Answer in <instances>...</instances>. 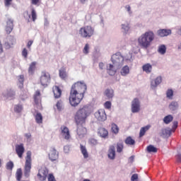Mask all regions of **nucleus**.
Here are the masks:
<instances>
[{
  "instance_id": "nucleus-64",
  "label": "nucleus",
  "mask_w": 181,
  "mask_h": 181,
  "mask_svg": "<svg viewBox=\"0 0 181 181\" xmlns=\"http://www.w3.org/2000/svg\"><path fill=\"white\" fill-rule=\"evenodd\" d=\"M178 49H181V45H180V46L178 47Z\"/></svg>"
},
{
  "instance_id": "nucleus-7",
  "label": "nucleus",
  "mask_w": 181,
  "mask_h": 181,
  "mask_svg": "<svg viewBox=\"0 0 181 181\" xmlns=\"http://www.w3.org/2000/svg\"><path fill=\"white\" fill-rule=\"evenodd\" d=\"M49 175V170L46 168H41L38 170V173L37 175V179L40 181H46V179H47V176Z\"/></svg>"
},
{
  "instance_id": "nucleus-9",
  "label": "nucleus",
  "mask_w": 181,
  "mask_h": 181,
  "mask_svg": "<svg viewBox=\"0 0 181 181\" xmlns=\"http://www.w3.org/2000/svg\"><path fill=\"white\" fill-rule=\"evenodd\" d=\"M141 111V103L139 99L134 98L132 102V112L135 114L136 112H139Z\"/></svg>"
},
{
  "instance_id": "nucleus-20",
  "label": "nucleus",
  "mask_w": 181,
  "mask_h": 181,
  "mask_svg": "<svg viewBox=\"0 0 181 181\" xmlns=\"http://www.w3.org/2000/svg\"><path fill=\"white\" fill-rule=\"evenodd\" d=\"M52 90L55 98H60L62 97V89L59 86H54Z\"/></svg>"
},
{
  "instance_id": "nucleus-37",
  "label": "nucleus",
  "mask_w": 181,
  "mask_h": 181,
  "mask_svg": "<svg viewBox=\"0 0 181 181\" xmlns=\"http://www.w3.org/2000/svg\"><path fill=\"white\" fill-rule=\"evenodd\" d=\"M117 152H118V153H121V152H122V151L124 150V143L122 142H119L117 144Z\"/></svg>"
},
{
  "instance_id": "nucleus-28",
  "label": "nucleus",
  "mask_w": 181,
  "mask_h": 181,
  "mask_svg": "<svg viewBox=\"0 0 181 181\" xmlns=\"http://www.w3.org/2000/svg\"><path fill=\"white\" fill-rule=\"evenodd\" d=\"M35 118L37 124H43V116L42 115V113L37 112L35 115Z\"/></svg>"
},
{
  "instance_id": "nucleus-57",
  "label": "nucleus",
  "mask_w": 181,
  "mask_h": 181,
  "mask_svg": "<svg viewBox=\"0 0 181 181\" xmlns=\"http://www.w3.org/2000/svg\"><path fill=\"white\" fill-rule=\"evenodd\" d=\"M177 162H181V154H177L176 156Z\"/></svg>"
},
{
  "instance_id": "nucleus-15",
  "label": "nucleus",
  "mask_w": 181,
  "mask_h": 181,
  "mask_svg": "<svg viewBox=\"0 0 181 181\" xmlns=\"http://www.w3.org/2000/svg\"><path fill=\"white\" fill-rule=\"evenodd\" d=\"M34 103L36 105H39V104H42V97L40 90H37L35 91L34 94Z\"/></svg>"
},
{
  "instance_id": "nucleus-25",
  "label": "nucleus",
  "mask_w": 181,
  "mask_h": 181,
  "mask_svg": "<svg viewBox=\"0 0 181 181\" xmlns=\"http://www.w3.org/2000/svg\"><path fill=\"white\" fill-rule=\"evenodd\" d=\"M150 129H151V125L149 124L146 127H141L139 132L140 138H142V136H144V135H145L146 132L149 131Z\"/></svg>"
},
{
  "instance_id": "nucleus-40",
  "label": "nucleus",
  "mask_w": 181,
  "mask_h": 181,
  "mask_svg": "<svg viewBox=\"0 0 181 181\" xmlns=\"http://www.w3.org/2000/svg\"><path fill=\"white\" fill-rule=\"evenodd\" d=\"M31 18L33 22H35L36 19H37V15L36 14V11H35L34 8H33L31 11Z\"/></svg>"
},
{
  "instance_id": "nucleus-19",
  "label": "nucleus",
  "mask_w": 181,
  "mask_h": 181,
  "mask_svg": "<svg viewBox=\"0 0 181 181\" xmlns=\"http://www.w3.org/2000/svg\"><path fill=\"white\" fill-rule=\"evenodd\" d=\"M98 134L101 138L108 137V130H107L105 128L100 127L98 129Z\"/></svg>"
},
{
  "instance_id": "nucleus-33",
  "label": "nucleus",
  "mask_w": 181,
  "mask_h": 181,
  "mask_svg": "<svg viewBox=\"0 0 181 181\" xmlns=\"http://www.w3.org/2000/svg\"><path fill=\"white\" fill-rule=\"evenodd\" d=\"M179 104L177 103V102L173 101L169 105V108L170 111H176V110H177Z\"/></svg>"
},
{
  "instance_id": "nucleus-41",
  "label": "nucleus",
  "mask_w": 181,
  "mask_h": 181,
  "mask_svg": "<svg viewBox=\"0 0 181 181\" xmlns=\"http://www.w3.org/2000/svg\"><path fill=\"white\" fill-rule=\"evenodd\" d=\"M6 168L7 170H12L13 169V162L9 161L6 163Z\"/></svg>"
},
{
  "instance_id": "nucleus-13",
  "label": "nucleus",
  "mask_w": 181,
  "mask_h": 181,
  "mask_svg": "<svg viewBox=\"0 0 181 181\" xmlns=\"http://www.w3.org/2000/svg\"><path fill=\"white\" fill-rule=\"evenodd\" d=\"M95 117L98 121H105L107 119V115L104 109H100L95 113Z\"/></svg>"
},
{
  "instance_id": "nucleus-10",
  "label": "nucleus",
  "mask_w": 181,
  "mask_h": 181,
  "mask_svg": "<svg viewBox=\"0 0 181 181\" xmlns=\"http://www.w3.org/2000/svg\"><path fill=\"white\" fill-rule=\"evenodd\" d=\"M49 159L52 162H56L57 159H59V152L56 148H51L49 150V153L48 154Z\"/></svg>"
},
{
  "instance_id": "nucleus-39",
  "label": "nucleus",
  "mask_w": 181,
  "mask_h": 181,
  "mask_svg": "<svg viewBox=\"0 0 181 181\" xmlns=\"http://www.w3.org/2000/svg\"><path fill=\"white\" fill-rule=\"evenodd\" d=\"M166 97H167V98H169V100H173V90H172V89L167 90Z\"/></svg>"
},
{
  "instance_id": "nucleus-55",
  "label": "nucleus",
  "mask_w": 181,
  "mask_h": 181,
  "mask_svg": "<svg viewBox=\"0 0 181 181\" xmlns=\"http://www.w3.org/2000/svg\"><path fill=\"white\" fill-rule=\"evenodd\" d=\"M40 1V0H31V3L33 5H37V4H39Z\"/></svg>"
},
{
  "instance_id": "nucleus-3",
  "label": "nucleus",
  "mask_w": 181,
  "mask_h": 181,
  "mask_svg": "<svg viewBox=\"0 0 181 181\" xmlns=\"http://www.w3.org/2000/svg\"><path fill=\"white\" fill-rule=\"evenodd\" d=\"M155 40V33L153 31H147L139 37L137 42L141 49H148Z\"/></svg>"
},
{
  "instance_id": "nucleus-54",
  "label": "nucleus",
  "mask_w": 181,
  "mask_h": 181,
  "mask_svg": "<svg viewBox=\"0 0 181 181\" xmlns=\"http://www.w3.org/2000/svg\"><path fill=\"white\" fill-rule=\"evenodd\" d=\"M23 95H21V98L25 100V98H28V91L23 92Z\"/></svg>"
},
{
  "instance_id": "nucleus-6",
  "label": "nucleus",
  "mask_w": 181,
  "mask_h": 181,
  "mask_svg": "<svg viewBox=\"0 0 181 181\" xmlns=\"http://www.w3.org/2000/svg\"><path fill=\"white\" fill-rule=\"evenodd\" d=\"M50 74L47 71H42L40 76L41 86H42L43 87H47V86H49V84L50 83Z\"/></svg>"
},
{
  "instance_id": "nucleus-14",
  "label": "nucleus",
  "mask_w": 181,
  "mask_h": 181,
  "mask_svg": "<svg viewBox=\"0 0 181 181\" xmlns=\"http://www.w3.org/2000/svg\"><path fill=\"white\" fill-rule=\"evenodd\" d=\"M6 23V32L8 35H9L13 30V20L11 18H8Z\"/></svg>"
},
{
  "instance_id": "nucleus-53",
  "label": "nucleus",
  "mask_w": 181,
  "mask_h": 181,
  "mask_svg": "<svg viewBox=\"0 0 181 181\" xmlns=\"http://www.w3.org/2000/svg\"><path fill=\"white\" fill-rule=\"evenodd\" d=\"M32 45H33V40H29L27 44V47L30 50V47H32Z\"/></svg>"
},
{
  "instance_id": "nucleus-1",
  "label": "nucleus",
  "mask_w": 181,
  "mask_h": 181,
  "mask_svg": "<svg viewBox=\"0 0 181 181\" xmlns=\"http://www.w3.org/2000/svg\"><path fill=\"white\" fill-rule=\"evenodd\" d=\"M87 91V85L84 81H77L72 85L69 95V103L72 107H77L84 98Z\"/></svg>"
},
{
  "instance_id": "nucleus-44",
  "label": "nucleus",
  "mask_w": 181,
  "mask_h": 181,
  "mask_svg": "<svg viewBox=\"0 0 181 181\" xmlns=\"http://www.w3.org/2000/svg\"><path fill=\"white\" fill-rule=\"evenodd\" d=\"M22 110H23V107L21 105H17L14 107L15 112H21Z\"/></svg>"
},
{
  "instance_id": "nucleus-52",
  "label": "nucleus",
  "mask_w": 181,
  "mask_h": 181,
  "mask_svg": "<svg viewBox=\"0 0 181 181\" xmlns=\"http://www.w3.org/2000/svg\"><path fill=\"white\" fill-rule=\"evenodd\" d=\"M132 181H138V174H134L131 177Z\"/></svg>"
},
{
  "instance_id": "nucleus-22",
  "label": "nucleus",
  "mask_w": 181,
  "mask_h": 181,
  "mask_svg": "<svg viewBox=\"0 0 181 181\" xmlns=\"http://www.w3.org/2000/svg\"><path fill=\"white\" fill-rule=\"evenodd\" d=\"M59 77L62 78V80H66L67 78V72L66 71L65 67H62L59 71Z\"/></svg>"
},
{
  "instance_id": "nucleus-63",
  "label": "nucleus",
  "mask_w": 181,
  "mask_h": 181,
  "mask_svg": "<svg viewBox=\"0 0 181 181\" xmlns=\"http://www.w3.org/2000/svg\"><path fill=\"white\" fill-rule=\"evenodd\" d=\"M86 1H87V0H80V2H81V4H84L86 2Z\"/></svg>"
},
{
  "instance_id": "nucleus-42",
  "label": "nucleus",
  "mask_w": 181,
  "mask_h": 181,
  "mask_svg": "<svg viewBox=\"0 0 181 181\" xmlns=\"http://www.w3.org/2000/svg\"><path fill=\"white\" fill-rule=\"evenodd\" d=\"M90 50V45L86 44L83 49V54H88Z\"/></svg>"
},
{
  "instance_id": "nucleus-56",
  "label": "nucleus",
  "mask_w": 181,
  "mask_h": 181,
  "mask_svg": "<svg viewBox=\"0 0 181 181\" xmlns=\"http://www.w3.org/2000/svg\"><path fill=\"white\" fill-rule=\"evenodd\" d=\"M177 121H175L173 122V129H176V128H177Z\"/></svg>"
},
{
  "instance_id": "nucleus-49",
  "label": "nucleus",
  "mask_w": 181,
  "mask_h": 181,
  "mask_svg": "<svg viewBox=\"0 0 181 181\" xmlns=\"http://www.w3.org/2000/svg\"><path fill=\"white\" fill-rule=\"evenodd\" d=\"M104 107H105V108H106V110L111 109V102H110V101L105 102L104 104Z\"/></svg>"
},
{
  "instance_id": "nucleus-29",
  "label": "nucleus",
  "mask_w": 181,
  "mask_h": 181,
  "mask_svg": "<svg viewBox=\"0 0 181 181\" xmlns=\"http://www.w3.org/2000/svg\"><path fill=\"white\" fill-rule=\"evenodd\" d=\"M129 73V66L127 65L123 66L120 71V74L121 76H127Z\"/></svg>"
},
{
  "instance_id": "nucleus-45",
  "label": "nucleus",
  "mask_w": 181,
  "mask_h": 181,
  "mask_svg": "<svg viewBox=\"0 0 181 181\" xmlns=\"http://www.w3.org/2000/svg\"><path fill=\"white\" fill-rule=\"evenodd\" d=\"M56 107L58 111H62V108H63V102L62 100L58 101L56 104Z\"/></svg>"
},
{
  "instance_id": "nucleus-16",
  "label": "nucleus",
  "mask_w": 181,
  "mask_h": 181,
  "mask_svg": "<svg viewBox=\"0 0 181 181\" xmlns=\"http://www.w3.org/2000/svg\"><path fill=\"white\" fill-rule=\"evenodd\" d=\"M4 97H5L6 99L11 98V100L15 99V95H16V93L15 91L12 89L7 90L6 93L3 94Z\"/></svg>"
},
{
  "instance_id": "nucleus-27",
  "label": "nucleus",
  "mask_w": 181,
  "mask_h": 181,
  "mask_svg": "<svg viewBox=\"0 0 181 181\" xmlns=\"http://www.w3.org/2000/svg\"><path fill=\"white\" fill-rule=\"evenodd\" d=\"M107 73L108 74H110V76H114V74H115V73H117V71H115V69H114V65L110 64L107 66Z\"/></svg>"
},
{
  "instance_id": "nucleus-34",
  "label": "nucleus",
  "mask_w": 181,
  "mask_h": 181,
  "mask_svg": "<svg viewBox=\"0 0 181 181\" xmlns=\"http://www.w3.org/2000/svg\"><path fill=\"white\" fill-rule=\"evenodd\" d=\"M111 127L112 132L117 135V134L119 132V127H118V125H117L115 123H112Z\"/></svg>"
},
{
  "instance_id": "nucleus-47",
  "label": "nucleus",
  "mask_w": 181,
  "mask_h": 181,
  "mask_svg": "<svg viewBox=\"0 0 181 181\" xmlns=\"http://www.w3.org/2000/svg\"><path fill=\"white\" fill-rule=\"evenodd\" d=\"M89 144L94 146L98 144V141L95 139H89Z\"/></svg>"
},
{
  "instance_id": "nucleus-18",
  "label": "nucleus",
  "mask_w": 181,
  "mask_h": 181,
  "mask_svg": "<svg viewBox=\"0 0 181 181\" xmlns=\"http://www.w3.org/2000/svg\"><path fill=\"white\" fill-rule=\"evenodd\" d=\"M157 33L158 36H160V37H165V36H169V35L172 33V30L161 29V30H158Z\"/></svg>"
},
{
  "instance_id": "nucleus-50",
  "label": "nucleus",
  "mask_w": 181,
  "mask_h": 181,
  "mask_svg": "<svg viewBox=\"0 0 181 181\" xmlns=\"http://www.w3.org/2000/svg\"><path fill=\"white\" fill-rule=\"evenodd\" d=\"M22 55L25 59H28V49L26 48H24L22 51Z\"/></svg>"
},
{
  "instance_id": "nucleus-58",
  "label": "nucleus",
  "mask_w": 181,
  "mask_h": 181,
  "mask_svg": "<svg viewBox=\"0 0 181 181\" xmlns=\"http://www.w3.org/2000/svg\"><path fill=\"white\" fill-rule=\"evenodd\" d=\"M69 146H65L64 147V152L66 153H67V152H69Z\"/></svg>"
},
{
  "instance_id": "nucleus-32",
  "label": "nucleus",
  "mask_w": 181,
  "mask_h": 181,
  "mask_svg": "<svg viewBox=\"0 0 181 181\" xmlns=\"http://www.w3.org/2000/svg\"><path fill=\"white\" fill-rule=\"evenodd\" d=\"M146 149L148 153H156L158 152V148L153 146V145H149L147 146Z\"/></svg>"
},
{
  "instance_id": "nucleus-2",
  "label": "nucleus",
  "mask_w": 181,
  "mask_h": 181,
  "mask_svg": "<svg viewBox=\"0 0 181 181\" xmlns=\"http://www.w3.org/2000/svg\"><path fill=\"white\" fill-rule=\"evenodd\" d=\"M87 117L88 115L86 107L78 110L75 115L74 119L77 125L76 133L79 138H83L87 134V128H86Z\"/></svg>"
},
{
  "instance_id": "nucleus-26",
  "label": "nucleus",
  "mask_w": 181,
  "mask_h": 181,
  "mask_svg": "<svg viewBox=\"0 0 181 181\" xmlns=\"http://www.w3.org/2000/svg\"><path fill=\"white\" fill-rule=\"evenodd\" d=\"M80 149L82 155L83 156V158L85 159H87V158H88V152H87V148H86V146H83V144H81Z\"/></svg>"
},
{
  "instance_id": "nucleus-23",
  "label": "nucleus",
  "mask_w": 181,
  "mask_h": 181,
  "mask_svg": "<svg viewBox=\"0 0 181 181\" xmlns=\"http://www.w3.org/2000/svg\"><path fill=\"white\" fill-rule=\"evenodd\" d=\"M143 71H145L146 74L152 73V65L151 64H146L142 66Z\"/></svg>"
},
{
  "instance_id": "nucleus-11",
  "label": "nucleus",
  "mask_w": 181,
  "mask_h": 181,
  "mask_svg": "<svg viewBox=\"0 0 181 181\" xmlns=\"http://www.w3.org/2000/svg\"><path fill=\"white\" fill-rule=\"evenodd\" d=\"M16 152L21 159L23 158V153H25V147L23 146V144H17L16 146Z\"/></svg>"
},
{
  "instance_id": "nucleus-31",
  "label": "nucleus",
  "mask_w": 181,
  "mask_h": 181,
  "mask_svg": "<svg viewBox=\"0 0 181 181\" xmlns=\"http://www.w3.org/2000/svg\"><path fill=\"white\" fill-rule=\"evenodd\" d=\"M23 173H22V168H18L16 170V178L17 181H21L22 180V176H23Z\"/></svg>"
},
{
  "instance_id": "nucleus-21",
  "label": "nucleus",
  "mask_w": 181,
  "mask_h": 181,
  "mask_svg": "<svg viewBox=\"0 0 181 181\" xmlns=\"http://www.w3.org/2000/svg\"><path fill=\"white\" fill-rule=\"evenodd\" d=\"M160 83H162V76H158L151 81V86L152 88H156V87H158Z\"/></svg>"
},
{
  "instance_id": "nucleus-30",
  "label": "nucleus",
  "mask_w": 181,
  "mask_h": 181,
  "mask_svg": "<svg viewBox=\"0 0 181 181\" xmlns=\"http://www.w3.org/2000/svg\"><path fill=\"white\" fill-rule=\"evenodd\" d=\"M35 70H36V62H33L30 64L28 68L29 74H33L35 73Z\"/></svg>"
},
{
  "instance_id": "nucleus-35",
  "label": "nucleus",
  "mask_w": 181,
  "mask_h": 181,
  "mask_svg": "<svg viewBox=\"0 0 181 181\" xmlns=\"http://www.w3.org/2000/svg\"><path fill=\"white\" fill-rule=\"evenodd\" d=\"M126 145H135V140L131 136H128L124 141Z\"/></svg>"
},
{
  "instance_id": "nucleus-4",
  "label": "nucleus",
  "mask_w": 181,
  "mask_h": 181,
  "mask_svg": "<svg viewBox=\"0 0 181 181\" xmlns=\"http://www.w3.org/2000/svg\"><path fill=\"white\" fill-rule=\"evenodd\" d=\"M95 30L91 25H86L79 29V35L83 39H90L94 36Z\"/></svg>"
},
{
  "instance_id": "nucleus-59",
  "label": "nucleus",
  "mask_w": 181,
  "mask_h": 181,
  "mask_svg": "<svg viewBox=\"0 0 181 181\" xmlns=\"http://www.w3.org/2000/svg\"><path fill=\"white\" fill-rule=\"evenodd\" d=\"M25 138H27V139H30V138L32 137V134H30V133H28L25 134Z\"/></svg>"
},
{
  "instance_id": "nucleus-60",
  "label": "nucleus",
  "mask_w": 181,
  "mask_h": 181,
  "mask_svg": "<svg viewBox=\"0 0 181 181\" xmlns=\"http://www.w3.org/2000/svg\"><path fill=\"white\" fill-rule=\"evenodd\" d=\"M99 67L101 70H103L104 69V63L103 62H100L99 63Z\"/></svg>"
},
{
  "instance_id": "nucleus-8",
  "label": "nucleus",
  "mask_w": 181,
  "mask_h": 181,
  "mask_svg": "<svg viewBox=\"0 0 181 181\" xmlns=\"http://www.w3.org/2000/svg\"><path fill=\"white\" fill-rule=\"evenodd\" d=\"M111 60L113 64L121 66L124 63V57L119 52H117L112 56Z\"/></svg>"
},
{
  "instance_id": "nucleus-17",
  "label": "nucleus",
  "mask_w": 181,
  "mask_h": 181,
  "mask_svg": "<svg viewBox=\"0 0 181 181\" xmlns=\"http://www.w3.org/2000/svg\"><path fill=\"white\" fill-rule=\"evenodd\" d=\"M107 156L109 159H111L112 160H113V159H115V146H110L109 147Z\"/></svg>"
},
{
  "instance_id": "nucleus-36",
  "label": "nucleus",
  "mask_w": 181,
  "mask_h": 181,
  "mask_svg": "<svg viewBox=\"0 0 181 181\" xmlns=\"http://www.w3.org/2000/svg\"><path fill=\"white\" fill-rule=\"evenodd\" d=\"M172 121H173V116L170 115L165 116L163 119V122L165 124H170Z\"/></svg>"
},
{
  "instance_id": "nucleus-61",
  "label": "nucleus",
  "mask_w": 181,
  "mask_h": 181,
  "mask_svg": "<svg viewBox=\"0 0 181 181\" xmlns=\"http://www.w3.org/2000/svg\"><path fill=\"white\" fill-rule=\"evenodd\" d=\"M127 12L131 13V6L129 5L126 6Z\"/></svg>"
},
{
  "instance_id": "nucleus-51",
  "label": "nucleus",
  "mask_w": 181,
  "mask_h": 181,
  "mask_svg": "<svg viewBox=\"0 0 181 181\" xmlns=\"http://www.w3.org/2000/svg\"><path fill=\"white\" fill-rule=\"evenodd\" d=\"M5 6H11L12 0H4Z\"/></svg>"
},
{
  "instance_id": "nucleus-43",
  "label": "nucleus",
  "mask_w": 181,
  "mask_h": 181,
  "mask_svg": "<svg viewBox=\"0 0 181 181\" xmlns=\"http://www.w3.org/2000/svg\"><path fill=\"white\" fill-rule=\"evenodd\" d=\"M122 29H123V30H124V33H127L129 31V24L127 23L125 24H122Z\"/></svg>"
},
{
  "instance_id": "nucleus-38",
  "label": "nucleus",
  "mask_w": 181,
  "mask_h": 181,
  "mask_svg": "<svg viewBox=\"0 0 181 181\" xmlns=\"http://www.w3.org/2000/svg\"><path fill=\"white\" fill-rule=\"evenodd\" d=\"M158 53H160V54H165V53H166V46L165 45H160L158 47Z\"/></svg>"
},
{
  "instance_id": "nucleus-5",
  "label": "nucleus",
  "mask_w": 181,
  "mask_h": 181,
  "mask_svg": "<svg viewBox=\"0 0 181 181\" xmlns=\"http://www.w3.org/2000/svg\"><path fill=\"white\" fill-rule=\"evenodd\" d=\"M32 169V152L28 151L25 156V162L24 165V176L29 177L30 176V170Z\"/></svg>"
},
{
  "instance_id": "nucleus-48",
  "label": "nucleus",
  "mask_w": 181,
  "mask_h": 181,
  "mask_svg": "<svg viewBox=\"0 0 181 181\" xmlns=\"http://www.w3.org/2000/svg\"><path fill=\"white\" fill-rule=\"evenodd\" d=\"M48 181H57L54 175L52 173L48 174L47 175Z\"/></svg>"
},
{
  "instance_id": "nucleus-12",
  "label": "nucleus",
  "mask_w": 181,
  "mask_h": 181,
  "mask_svg": "<svg viewBox=\"0 0 181 181\" xmlns=\"http://www.w3.org/2000/svg\"><path fill=\"white\" fill-rule=\"evenodd\" d=\"M61 134L64 139L69 140L71 138V136L70 135V130H69V128L66 126L61 127Z\"/></svg>"
},
{
  "instance_id": "nucleus-24",
  "label": "nucleus",
  "mask_w": 181,
  "mask_h": 181,
  "mask_svg": "<svg viewBox=\"0 0 181 181\" xmlns=\"http://www.w3.org/2000/svg\"><path fill=\"white\" fill-rule=\"evenodd\" d=\"M104 95L107 98L108 100H111L114 97V90L106 89L104 92Z\"/></svg>"
},
{
  "instance_id": "nucleus-62",
  "label": "nucleus",
  "mask_w": 181,
  "mask_h": 181,
  "mask_svg": "<svg viewBox=\"0 0 181 181\" xmlns=\"http://www.w3.org/2000/svg\"><path fill=\"white\" fill-rule=\"evenodd\" d=\"M4 52V48L2 47V43L0 41V53H2Z\"/></svg>"
},
{
  "instance_id": "nucleus-46",
  "label": "nucleus",
  "mask_w": 181,
  "mask_h": 181,
  "mask_svg": "<svg viewBox=\"0 0 181 181\" xmlns=\"http://www.w3.org/2000/svg\"><path fill=\"white\" fill-rule=\"evenodd\" d=\"M18 81L20 83H21V88H23V83L25 81V76L23 75H20L18 76Z\"/></svg>"
}]
</instances>
